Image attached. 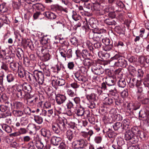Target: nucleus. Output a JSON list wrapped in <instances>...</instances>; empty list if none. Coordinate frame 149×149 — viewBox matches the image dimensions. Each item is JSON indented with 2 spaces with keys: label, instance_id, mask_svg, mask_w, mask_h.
Instances as JSON below:
<instances>
[{
  "label": "nucleus",
  "instance_id": "2f4dec72",
  "mask_svg": "<svg viewBox=\"0 0 149 149\" xmlns=\"http://www.w3.org/2000/svg\"><path fill=\"white\" fill-rule=\"evenodd\" d=\"M36 146L38 149H42L44 146V143L40 141H38L36 142Z\"/></svg>",
  "mask_w": 149,
  "mask_h": 149
},
{
  "label": "nucleus",
  "instance_id": "79ce46f5",
  "mask_svg": "<svg viewBox=\"0 0 149 149\" xmlns=\"http://www.w3.org/2000/svg\"><path fill=\"white\" fill-rule=\"evenodd\" d=\"M14 105L15 107L17 109H20L23 107L22 103L20 102H17L15 103Z\"/></svg>",
  "mask_w": 149,
  "mask_h": 149
},
{
  "label": "nucleus",
  "instance_id": "6e6d98bb",
  "mask_svg": "<svg viewBox=\"0 0 149 149\" xmlns=\"http://www.w3.org/2000/svg\"><path fill=\"white\" fill-rule=\"evenodd\" d=\"M102 42L106 45H109L110 42V40L109 38H105L102 39Z\"/></svg>",
  "mask_w": 149,
  "mask_h": 149
},
{
  "label": "nucleus",
  "instance_id": "37998d69",
  "mask_svg": "<svg viewBox=\"0 0 149 149\" xmlns=\"http://www.w3.org/2000/svg\"><path fill=\"white\" fill-rule=\"evenodd\" d=\"M67 93L71 97L74 96L76 95V93L70 88H69L67 90Z\"/></svg>",
  "mask_w": 149,
  "mask_h": 149
},
{
  "label": "nucleus",
  "instance_id": "a878e982",
  "mask_svg": "<svg viewBox=\"0 0 149 149\" xmlns=\"http://www.w3.org/2000/svg\"><path fill=\"white\" fill-rule=\"evenodd\" d=\"M55 115H57L58 116H60L59 115L61 114L62 113V110L61 108L60 107H55Z\"/></svg>",
  "mask_w": 149,
  "mask_h": 149
},
{
  "label": "nucleus",
  "instance_id": "603ef678",
  "mask_svg": "<svg viewBox=\"0 0 149 149\" xmlns=\"http://www.w3.org/2000/svg\"><path fill=\"white\" fill-rule=\"evenodd\" d=\"M100 36V35L98 34L97 33H95L93 37V39L94 40L98 41L100 40L99 37Z\"/></svg>",
  "mask_w": 149,
  "mask_h": 149
},
{
  "label": "nucleus",
  "instance_id": "a211bd4d",
  "mask_svg": "<svg viewBox=\"0 0 149 149\" xmlns=\"http://www.w3.org/2000/svg\"><path fill=\"white\" fill-rule=\"evenodd\" d=\"M42 134L44 136L49 138L51 136L50 131L45 129H42L41 130Z\"/></svg>",
  "mask_w": 149,
  "mask_h": 149
},
{
  "label": "nucleus",
  "instance_id": "8fccbe9b",
  "mask_svg": "<svg viewBox=\"0 0 149 149\" xmlns=\"http://www.w3.org/2000/svg\"><path fill=\"white\" fill-rule=\"evenodd\" d=\"M88 51L86 49L82 50L81 53V55L84 58H85L89 55Z\"/></svg>",
  "mask_w": 149,
  "mask_h": 149
},
{
  "label": "nucleus",
  "instance_id": "6ab92c4d",
  "mask_svg": "<svg viewBox=\"0 0 149 149\" xmlns=\"http://www.w3.org/2000/svg\"><path fill=\"white\" fill-rule=\"evenodd\" d=\"M84 108L80 107L76 109L75 113L78 116H81L84 115Z\"/></svg>",
  "mask_w": 149,
  "mask_h": 149
},
{
  "label": "nucleus",
  "instance_id": "ddd939ff",
  "mask_svg": "<svg viewBox=\"0 0 149 149\" xmlns=\"http://www.w3.org/2000/svg\"><path fill=\"white\" fill-rule=\"evenodd\" d=\"M134 135L130 130L127 131L125 134V138L126 140H133Z\"/></svg>",
  "mask_w": 149,
  "mask_h": 149
},
{
  "label": "nucleus",
  "instance_id": "052dcab7",
  "mask_svg": "<svg viewBox=\"0 0 149 149\" xmlns=\"http://www.w3.org/2000/svg\"><path fill=\"white\" fill-rule=\"evenodd\" d=\"M71 86L74 89H76L78 88L79 85H78L76 82H74L70 84Z\"/></svg>",
  "mask_w": 149,
  "mask_h": 149
},
{
  "label": "nucleus",
  "instance_id": "39448f33",
  "mask_svg": "<svg viewBox=\"0 0 149 149\" xmlns=\"http://www.w3.org/2000/svg\"><path fill=\"white\" fill-rule=\"evenodd\" d=\"M66 99V97L64 95L60 94H57L56 95V101L58 104H62L65 102Z\"/></svg>",
  "mask_w": 149,
  "mask_h": 149
},
{
  "label": "nucleus",
  "instance_id": "aec40b11",
  "mask_svg": "<svg viewBox=\"0 0 149 149\" xmlns=\"http://www.w3.org/2000/svg\"><path fill=\"white\" fill-rule=\"evenodd\" d=\"M63 129L62 128L59 127L58 125L57 124H54L52 125V129L53 131L56 133L58 134L60 132V129Z\"/></svg>",
  "mask_w": 149,
  "mask_h": 149
},
{
  "label": "nucleus",
  "instance_id": "473e14b6",
  "mask_svg": "<svg viewBox=\"0 0 149 149\" xmlns=\"http://www.w3.org/2000/svg\"><path fill=\"white\" fill-rule=\"evenodd\" d=\"M92 62V60L90 59H85L83 61V64L85 66H90L91 65Z\"/></svg>",
  "mask_w": 149,
  "mask_h": 149
},
{
  "label": "nucleus",
  "instance_id": "ea45409f",
  "mask_svg": "<svg viewBox=\"0 0 149 149\" xmlns=\"http://www.w3.org/2000/svg\"><path fill=\"white\" fill-rule=\"evenodd\" d=\"M27 149H36L34 143L32 142H29L27 145Z\"/></svg>",
  "mask_w": 149,
  "mask_h": 149
},
{
  "label": "nucleus",
  "instance_id": "a18cd8bd",
  "mask_svg": "<svg viewBox=\"0 0 149 149\" xmlns=\"http://www.w3.org/2000/svg\"><path fill=\"white\" fill-rule=\"evenodd\" d=\"M139 136L141 139L143 140H145L146 138V133L140 132L139 135L138 136Z\"/></svg>",
  "mask_w": 149,
  "mask_h": 149
},
{
  "label": "nucleus",
  "instance_id": "f704fd0d",
  "mask_svg": "<svg viewBox=\"0 0 149 149\" xmlns=\"http://www.w3.org/2000/svg\"><path fill=\"white\" fill-rule=\"evenodd\" d=\"M56 83L59 86H62L65 84V81L62 79H59L56 80Z\"/></svg>",
  "mask_w": 149,
  "mask_h": 149
},
{
  "label": "nucleus",
  "instance_id": "4c0bfd02",
  "mask_svg": "<svg viewBox=\"0 0 149 149\" xmlns=\"http://www.w3.org/2000/svg\"><path fill=\"white\" fill-rule=\"evenodd\" d=\"M73 15L72 16V18L74 20L77 21L79 20L80 18V16L77 15V13L74 11L73 12Z\"/></svg>",
  "mask_w": 149,
  "mask_h": 149
},
{
  "label": "nucleus",
  "instance_id": "c03bdc74",
  "mask_svg": "<svg viewBox=\"0 0 149 149\" xmlns=\"http://www.w3.org/2000/svg\"><path fill=\"white\" fill-rule=\"evenodd\" d=\"M50 56L48 53H46L44 54L42 57V59L44 61H46L50 59Z\"/></svg>",
  "mask_w": 149,
  "mask_h": 149
},
{
  "label": "nucleus",
  "instance_id": "7c9ffc66",
  "mask_svg": "<svg viewBox=\"0 0 149 149\" xmlns=\"http://www.w3.org/2000/svg\"><path fill=\"white\" fill-rule=\"evenodd\" d=\"M16 54L18 57L20 58H22V56H23V52L21 49L18 48L17 50Z\"/></svg>",
  "mask_w": 149,
  "mask_h": 149
},
{
  "label": "nucleus",
  "instance_id": "680f3d73",
  "mask_svg": "<svg viewBox=\"0 0 149 149\" xmlns=\"http://www.w3.org/2000/svg\"><path fill=\"white\" fill-rule=\"evenodd\" d=\"M27 131L24 128H20L19 129V132L20 135L21 134H24L27 132Z\"/></svg>",
  "mask_w": 149,
  "mask_h": 149
},
{
  "label": "nucleus",
  "instance_id": "49530a36",
  "mask_svg": "<svg viewBox=\"0 0 149 149\" xmlns=\"http://www.w3.org/2000/svg\"><path fill=\"white\" fill-rule=\"evenodd\" d=\"M13 113L15 116H21L23 114V113L22 111L19 110L14 111Z\"/></svg>",
  "mask_w": 149,
  "mask_h": 149
},
{
  "label": "nucleus",
  "instance_id": "bf43d9fd",
  "mask_svg": "<svg viewBox=\"0 0 149 149\" xmlns=\"http://www.w3.org/2000/svg\"><path fill=\"white\" fill-rule=\"evenodd\" d=\"M138 99L139 100L142 102L143 104H146L148 103V100L147 98L144 99L142 100L139 97Z\"/></svg>",
  "mask_w": 149,
  "mask_h": 149
},
{
  "label": "nucleus",
  "instance_id": "a19ab883",
  "mask_svg": "<svg viewBox=\"0 0 149 149\" xmlns=\"http://www.w3.org/2000/svg\"><path fill=\"white\" fill-rule=\"evenodd\" d=\"M122 124L120 122H117L113 125V127L115 130H118L122 126Z\"/></svg>",
  "mask_w": 149,
  "mask_h": 149
},
{
  "label": "nucleus",
  "instance_id": "864d4df0",
  "mask_svg": "<svg viewBox=\"0 0 149 149\" xmlns=\"http://www.w3.org/2000/svg\"><path fill=\"white\" fill-rule=\"evenodd\" d=\"M11 115V113L10 111L8 110H6V113H3L2 114V116L3 118H5L7 116H10Z\"/></svg>",
  "mask_w": 149,
  "mask_h": 149
},
{
  "label": "nucleus",
  "instance_id": "f3484780",
  "mask_svg": "<svg viewBox=\"0 0 149 149\" xmlns=\"http://www.w3.org/2000/svg\"><path fill=\"white\" fill-rule=\"evenodd\" d=\"M44 15L50 19H54L56 18V15L54 13L49 11L45 12Z\"/></svg>",
  "mask_w": 149,
  "mask_h": 149
},
{
  "label": "nucleus",
  "instance_id": "774afa93",
  "mask_svg": "<svg viewBox=\"0 0 149 149\" xmlns=\"http://www.w3.org/2000/svg\"><path fill=\"white\" fill-rule=\"evenodd\" d=\"M60 149H67V148L63 143H61L59 146Z\"/></svg>",
  "mask_w": 149,
  "mask_h": 149
},
{
  "label": "nucleus",
  "instance_id": "4be33fe9",
  "mask_svg": "<svg viewBox=\"0 0 149 149\" xmlns=\"http://www.w3.org/2000/svg\"><path fill=\"white\" fill-rule=\"evenodd\" d=\"M49 38L47 36H43L41 38L40 42L42 45H45L48 43Z\"/></svg>",
  "mask_w": 149,
  "mask_h": 149
},
{
  "label": "nucleus",
  "instance_id": "7ed1b4c3",
  "mask_svg": "<svg viewBox=\"0 0 149 149\" xmlns=\"http://www.w3.org/2000/svg\"><path fill=\"white\" fill-rule=\"evenodd\" d=\"M87 144V142L84 139H81L74 141L72 145L74 148L79 149L83 148L86 146Z\"/></svg>",
  "mask_w": 149,
  "mask_h": 149
},
{
  "label": "nucleus",
  "instance_id": "69168bd1",
  "mask_svg": "<svg viewBox=\"0 0 149 149\" xmlns=\"http://www.w3.org/2000/svg\"><path fill=\"white\" fill-rule=\"evenodd\" d=\"M93 101L90 102L88 104V107L91 109L94 108L95 106V104Z\"/></svg>",
  "mask_w": 149,
  "mask_h": 149
},
{
  "label": "nucleus",
  "instance_id": "1a4fd4ad",
  "mask_svg": "<svg viewBox=\"0 0 149 149\" xmlns=\"http://www.w3.org/2000/svg\"><path fill=\"white\" fill-rule=\"evenodd\" d=\"M127 65V62L124 59L122 58H120L117 62H116L115 63L116 66L124 67H125Z\"/></svg>",
  "mask_w": 149,
  "mask_h": 149
},
{
  "label": "nucleus",
  "instance_id": "c85d7f7f",
  "mask_svg": "<svg viewBox=\"0 0 149 149\" xmlns=\"http://www.w3.org/2000/svg\"><path fill=\"white\" fill-rule=\"evenodd\" d=\"M34 120L36 123L39 124H41L43 121L42 118L38 116H34Z\"/></svg>",
  "mask_w": 149,
  "mask_h": 149
},
{
  "label": "nucleus",
  "instance_id": "5701e85b",
  "mask_svg": "<svg viewBox=\"0 0 149 149\" xmlns=\"http://www.w3.org/2000/svg\"><path fill=\"white\" fill-rule=\"evenodd\" d=\"M118 85L119 87L123 88L125 87L126 83L124 79H120L118 82Z\"/></svg>",
  "mask_w": 149,
  "mask_h": 149
},
{
  "label": "nucleus",
  "instance_id": "4468645a",
  "mask_svg": "<svg viewBox=\"0 0 149 149\" xmlns=\"http://www.w3.org/2000/svg\"><path fill=\"white\" fill-rule=\"evenodd\" d=\"M61 140V138L59 137L53 136L52 137L51 141V143L55 146L58 145Z\"/></svg>",
  "mask_w": 149,
  "mask_h": 149
},
{
  "label": "nucleus",
  "instance_id": "72a5a7b5",
  "mask_svg": "<svg viewBox=\"0 0 149 149\" xmlns=\"http://www.w3.org/2000/svg\"><path fill=\"white\" fill-rule=\"evenodd\" d=\"M104 102L106 105L110 104L113 102V100L111 98L106 97L104 100Z\"/></svg>",
  "mask_w": 149,
  "mask_h": 149
},
{
  "label": "nucleus",
  "instance_id": "3c124183",
  "mask_svg": "<svg viewBox=\"0 0 149 149\" xmlns=\"http://www.w3.org/2000/svg\"><path fill=\"white\" fill-rule=\"evenodd\" d=\"M136 80L135 78H133L130 79L129 85L131 87H132V86H133L136 85Z\"/></svg>",
  "mask_w": 149,
  "mask_h": 149
},
{
  "label": "nucleus",
  "instance_id": "c9c22d12",
  "mask_svg": "<svg viewBox=\"0 0 149 149\" xmlns=\"http://www.w3.org/2000/svg\"><path fill=\"white\" fill-rule=\"evenodd\" d=\"M131 105L132 107L130 108H129V109L130 110L132 109V110H136L137 109H138L139 107V106H138L137 107H136V104H134V103L131 104H128L127 106V107L128 108Z\"/></svg>",
  "mask_w": 149,
  "mask_h": 149
},
{
  "label": "nucleus",
  "instance_id": "f257e3e1",
  "mask_svg": "<svg viewBox=\"0 0 149 149\" xmlns=\"http://www.w3.org/2000/svg\"><path fill=\"white\" fill-rule=\"evenodd\" d=\"M35 81H37L39 84H42L44 78L43 74L41 71L35 70L34 71L33 75H31Z\"/></svg>",
  "mask_w": 149,
  "mask_h": 149
},
{
  "label": "nucleus",
  "instance_id": "f8f14e48",
  "mask_svg": "<svg viewBox=\"0 0 149 149\" xmlns=\"http://www.w3.org/2000/svg\"><path fill=\"white\" fill-rule=\"evenodd\" d=\"M93 134V132L92 130H89L88 132L83 131L81 132V135L83 137L87 138L88 140L90 139V136Z\"/></svg>",
  "mask_w": 149,
  "mask_h": 149
},
{
  "label": "nucleus",
  "instance_id": "412c9836",
  "mask_svg": "<svg viewBox=\"0 0 149 149\" xmlns=\"http://www.w3.org/2000/svg\"><path fill=\"white\" fill-rule=\"evenodd\" d=\"M28 116L26 115L22 117L21 119L20 123L21 125L25 126L28 123Z\"/></svg>",
  "mask_w": 149,
  "mask_h": 149
},
{
  "label": "nucleus",
  "instance_id": "09e8293b",
  "mask_svg": "<svg viewBox=\"0 0 149 149\" xmlns=\"http://www.w3.org/2000/svg\"><path fill=\"white\" fill-rule=\"evenodd\" d=\"M8 107L7 106L4 105L0 106V111L2 112H5L8 109Z\"/></svg>",
  "mask_w": 149,
  "mask_h": 149
},
{
  "label": "nucleus",
  "instance_id": "58836bf2",
  "mask_svg": "<svg viewBox=\"0 0 149 149\" xmlns=\"http://www.w3.org/2000/svg\"><path fill=\"white\" fill-rule=\"evenodd\" d=\"M7 81L10 83L13 81L14 79V76L11 74H8L6 77Z\"/></svg>",
  "mask_w": 149,
  "mask_h": 149
},
{
  "label": "nucleus",
  "instance_id": "13d9d810",
  "mask_svg": "<svg viewBox=\"0 0 149 149\" xmlns=\"http://www.w3.org/2000/svg\"><path fill=\"white\" fill-rule=\"evenodd\" d=\"M29 93H24V97L27 100H28L29 99H31L32 97L33 96L31 95Z\"/></svg>",
  "mask_w": 149,
  "mask_h": 149
},
{
  "label": "nucleus",
  "instance_id": "423d86ee",
  "mask_svg": "<svg viewBox=\"0 0 149 149\" xmlns=\"http://www.w3.org/2000/svg\"><path fill=\"white\" fill-rule=\"evenodd\" d=\"M16 94L17 97L20 98L24 97V92L22 89V85H18L16 88Z\"/></svg>",
  "mask_w": 149,
  "mask_h": 149
},
{
  "label": "nucleus",
  "instance_id": "338daca9",
  "mask_svg": "<svg viewBox=\"0 0 149 149\" xmlns=\"http://www.w3.org/2000/svg\"><path fill=\"white\" fill-rule=\"evenodd\" d=\"M18 75L21 78H23L25 75V72L24 70L22 71L20 70L19 71Z\"/></svg>",
  "mask_w": 149,
  "mask_h": 149
},
{
  "label": "nucleus",
  "instance_id": "c756f323",
  "mask_svg": "<svg viewBox=\"0 0 149 149\" xmlns=\"http://www.w3.org/2000/svg\"><path fill=\"white\" fill-rule=\"evenodd\" d=\"M133 135H136L138 136L139 135V133L140 132L137 127H134L132 128L130 130Z\"/></svg>",
  "mask_w": 149,
  "mask_h": 149
},
{
  "label": "nucleus",
  "instance_id": "20e7f679",
  "mask_svg": "<svg viewBox=\"0 0 149 149\" xmlns=\"http://www.w3.org/2000/svg\"><path fill=\"white\" fill-rule=\"evenodd\" d=\"M61 56L65 58V60H66V57L68 58L72 57V50L71 49H69L68 51L63 48H61L59 50Z\"/></svg>",
  "mask_w": 149,
  "mask_h": 149
},
{
  "label": "nucleus",
  "instance_id": "9d476101",
  "mask_svg": "<svg viewBox=\"0 0 149 149\" xmlns=\"http://www.w3.org/2000/svg\"><path fill=\"white\" fill-rule=\"evenodd\" d=\"M75 76L76 78L81 83H85L87 80L85 77L80 75L79 72L76 73L75 74Z\"/></svg>",
  "mask_w": 149,
  "mask_h": 149
},
{
  "label": "nucleus",
  "instance_id": "b1692460",
  "mask_svg": "<svg viewBox=\"0 0 149 149\" xmlns=\"http://www.w3.org/2000/svg\"><path fill=\"white\" fill-rule=\"evenodd\" d=\"M66 136L68 139L71 141L73 137L72 131L70 130H68L66 132Z\"/></svg>",
  "mask_w": 149,
  "mask_h": 149
},
{
  "label": "nucleus",
  "instance_id": "0eeeda50",
  "mask_svg": "<svg viewBox=\"0 0 149 149\" xmlns=\"http://www.w3.org/2000/svg\"><path fill=\"white\" fill-rule=\"evenodd\" d=\"M58 117L57 124L59 125V127L64 129L65 127V123H66V119L63 117H61L60 116Z\"/></svg>",
  "mask_w": 149,
  "mask_h": 149
},
{
  "label": "nucleus",
  "instance_id": "e2e57ef3",
  "mask_svg": "<svg viewBox=\"0 0 149 149\" xmlns=\"http://www.w3.org/2000/svg\"><path fill=\"white\" fill-rule=\"evenodd\" d=\"M129 124L128 122H127L126 120H124L123 121V128L126 129V127L128 128L129 126Z\"/></svg>",
  "mask_w": 149,
  "mask_h": 149
},
{
  "label": "nucleus",
  "instance_id": "393cba45",
  "mask_svg": "<svg viewBox=\"0 0 149 149\" xmlns=\"http://www.w3.org/2000/svg\"><path fill=\"white\" fill-rule=\"evenodd\" d=\"M1 126L3 129L8 133H10L12 131V130L10 127L6 124H3Z\"/></svg>",
  "mask_w": 149,
  "mask_h": 149
},
{
  "label": "nucleus",
  "instance_id": "0e129e2a",
  "mask_svg": "<svg viewBox=\"0 0 149 149\" xmlns=\"http://www.w3.org/2000/svg\"><path fill=\"white\" fill-rule=\"evenodd\" d=\"M66 124L68 125V127H71L72 128H74L75 127V123H74L70 122L68 123L67 121Z\"/></svg>",
  "mask_w": 149,
  "mask_h": 149
},
{
  "label": "nucleus",
  "instance_id": "cd10ccee",
  "mask_svg": "<svg viewBox=\"0 0 149 149\" xmlns=\"http://www.w3.org/2000/svg\"><path fill=\"white\" fill-rule=\"evenodd\" d=\"M86 98L88 100L94 101L95 100V95L94 93H92L90 95H87Z\"/></svg>",
  "mask_w": 149,
  "mask_h": 149
},
{
  "label": "nucleus",
  "instance_id": "e433bc0d",
  "mask_svg": "<svg viewBox=\"0 0 149 149\" xmlns=\"http://www.w3.org/2000/svg\"><path fill=\"white\" fill-rule=\"evenodd\" d=\"M88 0H84V1L85 2L84 3V7L88 9H92V5L90 3L88 2Z\"/></svg>",
  "mask_w": 149,
  "mask_h": 149
},
{
  "label": "nucleus",
  "instance_id": "9b49d317",
  "mask_svg": "<svg viewBox=\"0 0 149 149\" xmlns=\"http://www.w3.org/2000/svg\"><path fill=\"white\" fill-rule=\"evenodd\" d=\"M40 100L38 97L33 96L31 99L27 100V102L29 105L33 106L37 103Z\"/></svg>",
  "mask_w": 149,
  "mask_h": 149
},
{
  "label": "nucleus",
  "instance_id": "de8ad7c7",
  "mask_svg": "<svg viewBox=\"0 0 149 149\" xmlns=\"http://www.w3.org/2000/svg\"><path fill=\"white\" fill-rule=\"evenodd\" d=\"M0 10L3 12H4L6 11V8L5 3H2L0 5Z\"/></svg>",
  "mask_w": 149,
  "mask_h": 149
},
{
  "label": "nucleus",
  "instance_id": "6e6552de",
  "mask_svg": "<svg viewBox=\"0 0 149 149\" xmlns=\"http://www.w3.org/2000/svg\"><path fill=\"white\" fill-rule=\"evenodd\" d=\"M103 6L101 3H98L92 4V9L93 10L102 11V9L104 8Z\"/></svg>",
  "mask_w": 149,
  "mask_h": 149
},
{
  "label": "nucleus",
  "instance_id": "f03ea898",
  "mask_svg": "<svg viewBox=\"0 0 149 149\" xmlns=\"http://www.w3.org/2000/svg\"><path fill=\"white\" fill-rule=\"evenodd\" d=\"M91 71L95 74L100 75L102 74L104 72V70L101 66L99 64H94L91 67Z\"/></svg>",
  "mask_w": 149,
  "mask_h": 149
},
{
  "label": "nucleus",
  "instance_id": "bb28decb",
  "mask_svg": "<svg viewBox=\"0 0 149 149\" xmlns=\"http://www.w3.org/2000/svg\"><path fill=\"white\" fill-rule=\"evenodd\" d=\"M10 68L13 70H16L19 67L18 64L14 62H11L10 63Z\"/></svg>",
  "mask_w": 149,
  "mask_h": 149
},
{
  "label": "nucleus",
  "instance_id": "5fc2aeb1",
  "mask_svg": "<svg viewBox=\"0 0 149 149\" xmlns=\"http://www.w3.org/2000/svg\"><path fill=\"white\" fill-rule=\"evenodd\" d=\"M116 4L121 8H124L125 7V5L121 1L119 0H117Z\"/></svg>",
  "mask_w": 149,
  "mask_h": 149
},
{
  "label": "nucleus",
  "instance_id": "2eb2a0df",
  "mask_svg": "<svg viewBox=\"0 0 149 149\" xmlns=\"http://www.w3.org/2000/svg\"><path fill=\"white\" fill-rule=\"evenodd\" d=\"M22 89L26 93H30L31 91V87L28 84L25 83L22 85Z\"/></svg>",
  "mask_w": 149,
  "mask_h": 149
},
{
  "label": "nucleus",
  "instance_id": "4d7b16f0",
  "mask_svg": "<svg viewBox=\"0 0 149 149\" xmlns=\"http://www.w3.org/2000/svg\"><path fill=\"white\" fill-rule=\"evenodd\" d=\"M28 129L30 131H34L36 130V126L35 125L32 124H30L28 126Z\"/></svg>",
  "mask_w": 149,
  "mask_h": 149
},
{
  "label": "nucleus",
  "instance_id": "dca6fc26",
  "mask_svg": "<svg viewBox=\"0 0 149 149\" xmlns=\"http://www.w3.org/2000/svg\"><path fill=\"white\" fill-rule=\"evenodd\" d=\"M106 82L107 85L109 86H113L115 84L113 78L110 77H109L106 78Z\"/></svg>",
  "mask_w": 149,
  "mask_h": 149
}]
</instances>
